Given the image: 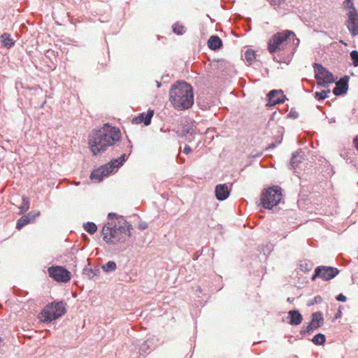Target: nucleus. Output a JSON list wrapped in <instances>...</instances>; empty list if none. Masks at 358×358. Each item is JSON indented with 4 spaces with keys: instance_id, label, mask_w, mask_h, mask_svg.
<instances>
[{
    "instance_id": "obj_1",
    "label": "nucleus",
    "mask_w": 358,
    "mask_h": 358,
    "mask_svg": "<svg viewBox=\"0 0 358 358\" xmlns=\"http://www.w3.org/2000/svg\"><path fill=\"white\" fill-rule=\"evenodd\" d=\"M121 138L119 129L105 124L99 129L94 130L89 136V148L94 155H97L114 145Z\"/></svg>"
},
{
    "instance_id": "obj_2",
    "label": "nucleus",
    "mask_w": 358,
    "mask_h": 358,
    "mask_svg": "<svg viewBox=\"0 0 358 358\" xmlns=\"http://www.w3.org/2000/svg\"><path fill=\"white\" fill-rule=\"evenodd\" d=\"M169 101L177 110H185L194 103L193 90L185 81L178 80L169 90Z\"/></svg>"
},
{
    "instance_id": "obj_3",
    "label": "nucleus",
    "mask_w": 358,
    "mask_h": 358,
    "mask_svg": "<svg viewBox=\"0 0 358 358\" xmlns=\"http://www.w3.org/2000/svg\"><path fill=\"white\" fill-rule=\"evenodd\" d=\"M65 306L63 301L49 303L39 313V320L43 322H50L58 319L66 313Z\"/></svg>"
},
{
    "instance_id": "obj_4",
    "label": "nucleus",
    "mask_w": 358,
    "mask_h": 358,
    "mask_svg": "<svg viewBox=\"0 0 358 358\" xmlns=\"http://www.w3.org/2000/svg\"><path fill=\"white\" fill-rule=\"evenodd\" d=\"M294 35V33L289 30L277 32L273 35L268 42L269 52L273 54L284 50L287 45L288 38Z\"/></svg>"
},
{
    "instance_id": "obj_5",
    "label": "nucleus",
    "mask_w": 358,
    "mask_h": 358,
    "mask_svg": "<svg viewBox=\"0 0 358 358\" xmlns=\"http://www.w3.org/2000/svg\"><path fill=\"white\" fill-rule=\"evenodd\" d=\"M127 158V155L122 154L120 158L111 160L108 165L93 171L90 176L91 179L97 182L101 181L104 177L108 176L113 171L114 168H118L122 166Z\"/></svg>"
},
{
    "instance_id": "obj_6",
    "label": "nucleus",
    "mask_w": 358,
    "mask_h": 358,
    "mask_svg": "<svg viewBox=\"0 0 358 358\" xmlns=\"http://www.w3.org/2000/svg\"><path fill=\"white\" fill-rule=\"evenodd\" d=\"M281 199L280 188L278 187H270L262 192L261 202L265 208L271 209L280 203Z\"/></svg>"
},
{
    "instance_id": "obj_7",
    "label": "nucleus",
    "mask_w": 358,
    "mask_h": 358,
    "mask_svg": "<svg viewBox=\"0 0 358 358\" xmlns=\"http://www.w3.org/2000/svg\"><path fill=\"white\" fill-rule=\"evenodd\" d=\"M113 223H108L102 228V235L103 240L108 243L117 244L120 242H124L126 238L117 231L113 227Z\"/></svg>"
},
{
    "instance_id": "obj_8",
    "label": "nucleus",
    "mask_w": 358,
    "mask_h": 358,
    "mask_svg": "<svg viewBox=\"0 0 358 358\" xmlns=\"http://www.w3.org/2000/svg\"><path fill=\"white\" fill-rule=\"evenodd\" d=\"M314 70L315 78L318 85L324 86L326 84L333 83L335 82L334 75L321 64L315 63L314 64Z\"/></svg>"
},
{
    "instance_id": "obj_9",
    "label": "nucleus",
    "mask_w": 358,
    "mask_h": 358,
    "mask_svg": "<svg viewBox=\"0 0 358 358\" xmlns=\"http://www.w3.org/2000/svg\"><path fill=\"white\" fill-rule=\"evenodd\" d=\"M48 271L50 277L59 282H67L71 278V273L62 266H51Z\"/></svg>"
},
{
    "instance_id": "obj_10",
    "label": "nucleus",
    "mask_w": 358,
    "mask_h": 358,
    "mask_svg": "<svg viewBox=\"0 0 358 358\" xmlns=\"http://www.w3.org/2000/svg\"><path fill=\"white\" fill-rule=\"evenodd\" d=\"M339 273V271L334 267L331 266H318L315 271V279L316 276L322 278L324 280H329L336 277Z\"/></svg>"
},
{
    "instance_id": "obj_11",
    "label": "nucleus",
    "mask_w": 358,
    "mask_h": 358,
    "mask_svg": "<svg viewBox=\"0 0 358 358\" xmlns=\"http://www.w3.org/2000/svg\"><path fill=\"white\" fill-rule=\"evenodd\" d=\"M324 324V318L321 312H315L312 314V320L307 327H303L301 333H309L313 330L317 329Z\"/></svg>"
},
{
    "instance_id": "obj_12",
    "label": "nucleus",
    "mask_w": 358,
    "mask_h": 358,
    "mask_svg": "<svg viewBox=\"0 0 358 358\" xmlns=\"http://www.w3.org/2000/svg\"><path fill=\"white\" fill-rule=\"evenodd\" d=\"M40 211L33 210L29 212L27 215H22L17 221L16 229L17 230H20L26 225L34 223L36 221V220L40 216Z\"/></svg>"
},
{
    "instance_id": "obj_13",
    "label": "nucleus",
    "mask_w": 358,
    "mask_h": 358,
    "mask_svg": "<svg viewBox=\"0 0 358 358\" xmlns=\"http://www.w3.org/2000/svg\"><path fill=\"white\" fill-rule=\"evenodd\" d=\"M112 227L122 234L126 238L131 236V224L127 222L122 216H120V217L117 218V222L113 223Z\"/></svg>"
},
{
    "instance_id": "obj_14",
    "label": "nucleus",
    "mask_w": 358,
    "mask_h": 358,
    "mask_svg": "<svg viewBox=\"0 0 358 358\" xmlns=\"http://www.w3.org/2000/svg\"><path fill=\"white\" fill-rule=\"evenodd\" d=\"M348 17L345 24L353 36L358 35V13L356 10H352L350 13H347Z\"/></svg>"
},
{
    "instance_id": "obj_15",
    "label": "nucleus",
    "mask_w": 358,
    "mask_h": 358,
    "mask_svg": "<svg viewBox=\"0 0 358 358\" xmlns=\"http://www.w3.org/2000/svg\"><path fill=\"white\" fill-rule=\"evenodd\" d=\"M268 104L274 106L284 102L285 95L281 90H272L268 93Z\"/></svg>"
},
{
    "instance_id": "obj_16",
    "label": "nucleus",
    "mask_w": 358,
    "mask_h": 358,
    "mask_svg": "<svg viewBox=\"0 0 358 358\" xmlns=\"http://www.w3.org/2000/svg\"><path fill=\"white\" fill-rule=\"evenodd\" d=\"M348 77L345 76L339 80L336 83V87L333 90V93L336 96L341 95L344 93H345L348 90Z\"/></svg>"
},
{
    "instance_id": "obj_17",
    "label": "nucleus",
    "mask_w": 358,
    "mask_h": 358,
    "mask_svg": "<svg viewBox=\"0 0 358 358\" xmlns=\"http://www.w3.org/2000/svg\"><path fill=\"white\" fill-rule=\"evenodd\" d=\"M216 198L220 201L226 199L229 195V191L226 184L218 185L215 187Z\"/></svg>"
},
{
    "instance_id": "obj_18",
    "label": "nucleus",
    "mask_w": 358,
    "mask_h": 358,
    "mask_svg": "<svg viewBox=\"0 0 358 358\" xmlns=\"http://www.w3.org/2000/svg\"><path fill=\"white\" fill-rule=\"evenodd\" d=\"M154 115L153 110H149L146 114L142 113L134 119L136 123L143 122L145 125L150 124L151 119Z\"/></svg>"
},
{
    "instance_id": "obj_19",
    "label": "nucleus",
    "mask_w": 358,
    "mask_h": 358,
    "mask_svg": "<svg viewBox=\"0 0 358 358\" xmlns=\"http://www.w3.org/2000/svg\"><path fill=\"white\" fill-rule=\"evenodd\" d=\"M208 46L213 50H217L222 48V40L217 36H211L208 40Z\"/></svg>"
},
{
    "instance_id": "obj_20",
    "label": "nucleus",
    "mask_w": 358,
    "mask_h": 358,
    "mask_svg": "<svg viewBox=\"0 0 358 358\" xmlns=\"http://www.w3.org/2000/svg\"><path fill=\"white\" fill-rule=\"evenodd\" d=\"M289 324L292 325H299L302 322L303 317L297 310H290L289 312Z\"/></svg>"
},
{
    "instance_id": "obj_21",
    "label": "nucleus",
    "mask_w": 358,
    "mask_h": 358,
    "mask_svg": "<svg viewBox=\"0 0 358 358\" xmlns=\"http://www.w3.org/2000/svg\"><path fill=\"white\" fill-rule=\"evenodd\" d=\"M22 203L19 206V215H23L24 213L28 211L29 209V199L26 196H22Z\"/></svg>"
},
{
    "instance_id": "obj_22",
    "label": "nucleus",
    "mask_w": 358,
    "mask_h": 358,
    "mask_svg": "<svg viewBox=\"0 0 358 358\" xmlns=\"http://www.w3.org/2000/svg\"><path fill=\"white\" fill-rule=\"evenodd\" d=\"M1 42L3 43V45L7 48H10L13 45L14 42L13 38L10 37V35L8 33H4L1 35Z\"/></svg>"
},
{
    "instance_id": "obj_23",
    "label": "nucleus",
    "mask_w": 358,
    "mask_h": 358,
    "mask_svg": "<svg viewBox=\"0 0 358 358\" xmlns=\"http://www.w3.org/2000/svg\"><path fill=\"white\" fill-rule=\"evenodd\" d=\"M83 227L90 234H94L97 231V227L94 222H88L84 224Z\"/></svg>"
},
{
    "instance_id": "obj_24",
    "label": "nucleus",
    "mask_w": 358,
    "mask_h": 358,
    "mask_svg": "<svg viewBox=\"0 0 358 358\" xmlns=\"http://www.w3.org/2000/svg\"><path fill=\"white\" fill-rule=\"evenodd\" d=\"M173 31L177 35H182L185 32V27L179 22H176L173 25Z\"/></svg>"
},
{
    "instance_id": "obj_25",
    "label": "nucleus",
    "mask_w": 358,
    "mask_h": 358,
    "mask_svg": "<svg viewBox=\"0 0 358 358\" xmlns=\"http://www.w3.org/2000/svg\"><path fill=\"white\" fill-rule=\"evenodd\" d=\"M116 268V263L113 261H110L102 266V269L106 273L114 271Z\"/></svg>"
},
{
    "instance_id": "obj_26",
    "label": "nucleus",
    "mask_w": 358,
    "mask_h": 358,
    "mask_svg": "<svg viewBox=\"0 0 358 358\" xmlns=\"http://www.w3.org/2000/svg\"><path fill=\"white\" fill-rule=\"evenodd\" d=\"M325 336L322 334H316L312 339V341L315 345H322L325 343Z\"/></svg>"
},
{
    "instance_id": "obj_27",
    "label": "nucleus",
    "mask_w": 358,
    "mask_h": 358,
    "mask_svg": "<svg viewBox=\"0 0 358 358\" xmlns=\"http://www.w3.org/2000/svg\"><path fill=\"white\" fill-rule=\"evenodd\" d=\"M255 52L252 50H248L245 52V58L250 63H251L255 59Z\"/></svg>"
},
{
    "instance_id": "obj_28",
    "label": "nucleus",
    "mask_w": 358,
    "mask_h": 358,
    "mask_svg": "<svg viewBox=\"0 0 358 358\" xmlns=\"http://www.w3.org/2000/svg\"><path fill=\"white\" fill-rule=\"evenodd\" d=\"M330 93V90H322L321 92H316L315 97L318 100H323L327 97V94Z\"/></svg>"
},
{
    "instance_id": "obj_29",
    "label": "nucleus",
    "mask_w": 358,
    "mask_h": 358,
    "mask_svg": "<svg viewBox=\"0 0 358 358\" xmlns=\"http://www.w3.org/2000/svg\"><path fill=\"white\" fill-rule=\"evenodd\" d=\"M344 6L347 10V13H350L352 10H356L354 6L353 0H345L344 1Z\"/></svg>"
},
{
    "instance_id": "obj_30",
    "label": "nucleus",
    "mask_w": 358,
    "mask_h": 358,
    "mask_svg": "<svg viewBox=\"0 0 358 358\" xmlns=\"http://www.w3.org/2000/svg\"><path fill=\"white\" fill-rule=\"evenodd\" d=\"M99 270L98 268H96L94 270H93V269H87V270H85V274L90 279H92L94 276L97 275L99 274Z\"/></svg>"
},
{
    "instance_id": "obj_31",
    "label": "nucleus",
    "mask_w": 358,
    "mask_h": 358,
    "mask_svg": "<svg viewBox=\"0 0 358 358\" xmlns=\"http://www.w3.org/2000/svg\"><path fill=\"white\" fill-rule=\"evenodd\" d=\"M350 57L355 66H358V52L353 50L350 52Z\"/></svg>"
},
{
    "instance_id": "obj_32",
    "label": "nucleus",
    "mask_w": 358,
    "mask_h": 358,
    "mask_svg": "<svg viewBox=\"0 0 358 358\" xmlns=\"http://www.w3.org/2000/svg\"><path fill=\"white\" fill-rule=\"evenodd\" d=\"M336 299L339 301L345 302L347 300V298L345 295L343 294H340L337 297Z\"/></svg>"
},
{
    "instance_id": "obj_33",
    "label": "nucleus",
    "mask_w": 358,
    "mask_h": 358,
    "mask_svg": "<svg viewBox=\"0 0 358 358\" xmlns=\"http://www.w3.org/2000/svg\"><path fill=\"white\" fill-rule=\"evenodd\" d=\"M192 151V149L189 145H186L183 149V152L186 155L190 153Z\"/></svg>"
},
{
    "instance_id": "obj_34",
    "label": "nucleus",
    "mask_w": 358,
    "mask_h": 358,
    "mask_svg": "<svg viewBox=\"0 0 358 358\" xmlns=\"http://www.w3.org/2000/svg\"><path fill=\"white\" fill-rule=\"evenodd\" d=\"M108 219H113V218H116V220H117V218L120 217V216H118L117 214L114 213H110L108 215Z\"/></svg>"
},
{
    "instance_id": "obj_35",
    "label": "nucleus",
    "mask_w": 358,
    "mask_h": 358,
    "mask_svg": "<svg viewBox=\"0 0 358 358\" xmlns=\"http://www.w3.org/2000/svg\"><path fill=\"white\" fill-rule=\"evenodd\" d=\"M354 143H355V148L358 150V137H357L354 139Z\"/></svg>"
},
{
    "instance_id": "obj_36",
    "label": "nucleus",
    "mask_w": 358,
    "mask_h": 358,
    "mask_svg": "<svg viewBox=\"0 0 358 358\" xmlns=\"http://www.w3.org/2000/svg\"><path fill=\"white\" fill-rule=\"evenodd\" d=\"M3 341L2 340V338L0 337V347L3 345Z\"/></svg>"
},
{
    "instance_id": "obj_37",
    "label": "nucleus",
    "mask_w": 358,
    "mask_h": 358,
    "mask_svg": "<svg viewBox=\"0 0 358 358\" xmlns=\"http://www.w3.org/2000/svg\"><path fill=\"white\" fill-rule=\"evenodd\" d=\"M147 227L146 226H144V225H142V227H141V229H145Z\"/></svg>"
},
{
    "instance_id": "obj_38",
    "label": "nucleus",
    "mask_w": 358,
    "mask_h": 358,
    "mask_svg": "<svg viewBox=\"0 0 358 358\" xmlns=\"http://www.w3.org/2000/svg\"><path fill=\"white\" fill-rule=\"evenodd\" d=\"M147 227L146 226H144V225H142V227H141V229H145Z\"/></svg>"
},
{
    "instance_id": "obj_39",
    "label": "nucleus",
    "mask_w": 358,
    "mask_h": 358,
    "mask_svg": "<svg viewBox=\"0 0 358 358\" xmlns=\"http://www.w3.org/2000/svg\"><path fill=\"white\" fill-rule=\"evenodd\" d=\"M180 159L182 163L184 162V161H185L184 159Z\"/></svg>"
}]
</instances>
